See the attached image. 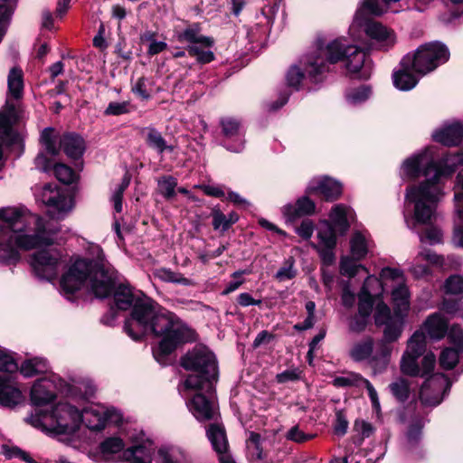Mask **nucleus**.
<instances>
[{"label": "nucleus", "instance_id": "25", "mask_svg": "<svg viewBox=\"0 0 463 463\" xmlns=\"http://www.w3.org/2000/svg\"><path fill=\"white\" fill-rule=\"evenodd\" d=\"M445 291L448 297L445 298L443 307L446 311L452 313L458 307L450 306L453 302L452 296L461 295L463 291V278L458 275L450 276L445 282Z\"/></svg>", "mask_w": 463, "mask_h": 463}, {"label": "nucleus", "instance_id": "43", "mask_svg": "<svg viewBox=\"0 0 463 463\" xmlns=\"http://www.w3.org/2000/svg\"><path fill=\"white\" fill-rule=\"evenodd\" d=\"M181 41L188 42L191 45H203L204 47H211L213 43L212 38L203 36L194 28L185 29L179 36Z\"/></svg>", "mask_w": 463, "mask_h": 463}, {"label": "nucleus", "instance_id": "45", "mask_svg": "<svg viewBox=\"0 0 463 463\" xmlns=\"http://www.w3.org/2000/svg\"><path fill=\"white\" fill-rule=\"evenodd\" d=\"M26 421L36 429L52 432V414L43 412L42 410H36L26 419Z\"/></svg>", "mask_w": 463, "mask_h": 463}, {"label": "nucleus", "instance_id": "28", "mask_svg": "<svg viewBox=\"0 0 463 463\" xmlns=\"http://www.w3.org/2000/svg\"><path fill=\"white\" fill-rule=\"evenodd\" d=\"M114 299L116 306L121 310H127L130 307H134L137 302L144 300L138 299L132 288L126 284H121L115 289Z\"/></svg>", "mask_w": 463, "mask_h": 463}, {"label": "nucleus", "instance_id": "36", "mask_svg": "<svg viewBox=\"0 0 463 463\" xmlns=\"http://www.w3.org/2000/svg\"><path fill=\"white\" fill-rule=\"evenodd\" d=\"M124 455L130 463H150L152 459L151 449L144 444L128 448Z\"/></svg>", "mask_w": 463, "mask_h": 463}, {"label": "nucleus", "instance_id": "63", "mask_svg": "<svg viewBox=\"0 0 463 463\" xmlns=\"http://www.w3.org/2000/svg\"><path fill=\"white\" fill-rule=\"evenodd\" d=\"M303 79L304 73L299 67L294 65L289 68L287 73V82L288 86L298 89Z\"/></svg>", "mask_w": 463, "mask_h": 463}, {"label": "nucleus", "instance_id": "16", "mask_svg": "<svg viewBox=\"0 0 463 463\" xmlns=\"http://www.w3.org/2000/svg\"><path fill=\"white\" fill-rule=\"evenodd\" d=\"M307 194H319L327 201L337 199L342 194V185L334 179L324 176L310 181Z\"/></svg>", "mask_w": 463, "mask_h": 463}, {"label": "nucleus", "instance_id": "33", "mask_svg": "<svg viewBox=\"0 0 463 463\" xmlns=\"http://www.w3.org/2000/svg\"><path fill=\"white\" fill-rule=\"evenodd\" d=\"M317 245L315 248H335L336 235L334 227L328 221H322L317 228Z\"/></svg>", "mask_w": 463, "mask_h": 463}, {"label": "nucleus", "instance_id": "9", "mask_svg": "<svg viewBox=\"0 0 463 463\" xmlns=\"http://www.w3.org/2000/svg\"><path fill=\"white\" fill-rule=\"evenodd\" d=\"M382 279L396 282L397 286L392 291L394 315L396 317L404 318L410 308V294L404 285L402 272L400 269L384 268L382 269Z\"/></svg>", "mask_w": 463, "mask_h": 463}, {"label": "nucleus", "instance_id": "32", "mask_svg": "<svg viewBox=\"0 0 463 463\" xmlns=\"http://www.w3.org/2000/svg\"><path fill=\"white\" fill-rule=\"evenodd\" d=\"M345 67L350 73H357L364 64L365 52L354 45H348L344 55Z\"/></svg>", "mask_w": 463, "mask_h": 463}, {"label": "nucleus", "instance_id": "18", "mask_svg": "<svg viewBox=\"0 0 463 463\" xmlns=\"http://www.w3.org/2000/svg\"><path fill=\"white\" fill-rule=\"evenodd\" d=\"M222 128V133L226 139H234L236 143L234 145L223 146L230 151L234 153H240L244 147V140L241 137V123L234 118L225 117L220 120Z\"/></svg>", "mask_w": 463, "mask_h": 463}, {"label": "nucleus", "instance_id": "21", "mask_svg": "<svg viewBox=\"0 0 463 463\" xmlns=\"http://www.w3.org/2000/svg\"><path fill=\"white\" fill-rule=\"evenodd\" d=\"M316 204L307 196L299 198L295 204H286L282 208V213L287 222H294L305 215H311L315 213Z\"/></svg>", "mask_w": 463, "mask_h": 463}, {"label": "nucleus", "instance_id": "37", "mask_svg": "<svg viewBox=\"0 0 463 463\" xmlns=\"http://www.w3.org/2000/svg\"><path fill=\"white\" fill-rule=\"evenodd\" d=\"M50 199L51 202H46L45 205L59 213H67L73 206L72 199L65 194L61 193L59 189L55 190Z\"/></svg>", "mask_w": 463, "mask_h": 463}, {"label": "nucleus", "instance_id": "38", "mask_svg": "<svg viewBox=\"0 0 463 463\" xmlns=\"http://www.w3.org/2000/svg\"><path fill=\"white\" fill-rule=\"evenodd\" d=\"M50 199L51 202H46L45 205L59 213H67L73 206L72 199L65 194L61 193L59 189L55 190Z\"/></svg>", "mask_w": 463, "mask_h": 463}, {"label": "nucleus", "instance_id": "44", "mask_svg": "<svg viewBox=\"0 0 463 463\" xmlns=\"http://www.w3.org/2000/svg\"><path fill=\"white\" fill-rule=\"evenodd\" d=\"M156 277L165 282H172L184 286H194V282L188 278L184 277L181 273L174 272L169 269H159L156 272Z\"/></svg>", "mask_w": 463, "mask_h": 463}, {"label": "nucleus", "instance_id": "5", "mask_svg": "<svg viewBox=\"0 0 463 463\" xmlns=\"http://www.w3.org/2000/svg\"><path fill=\"white\" fill-rule=\"evenodd\" d=\"M182 366L196 374H190L184 385L187 390H213L217 381L218 367L215 355L206 346H195L181 361Z\"/></svg>", "mask_w": 463, "mask_h": 463}, {"label": "nucleus", "instance_id": "26", "mask_svg": "<svg viewBox=\"0 0 463 463\" xmlns=\"http://www.w3.org/2000/svg\"><path fill=\"white\" fill-rule=\"evenodd\" d=\"M374 283L379 288L380 281L373 276H368L364 280L361 292L359 294L358 314L369 317L373 309V298L370 296L369 286Z\"/></svg>", "mask_w": 463, "mask_h": 463}, {"label": "nucleus", "instance_id": "6", "mask_svg": "<svg viewBox=\"0 0 463 463\" xmlns=\"http://www.w3.org/2000/svg\"><path fill=\"white\" fill-rule=\"evenodd\" d=\"M348 45L345 39H335L325 47H318L317 51L307 54L302 61L303 70L313 82L322 80L324 74L329 71V66L344 58Z\"/></svg>", "mask_w": 463, "mask_h": 463}, {"label": "nucleus", "instance_id": "39", "mask_svg": "<svg viewBox=\"0 0 463 463\" xmlns=\"http://www.w3.org/2000/svg\"><path fill=\"white\" fill-rule=\"evenodd\" d=\"M403 319L404 318L397 317V320H391L385 323L383 337L378 343H385L391 345V343L398 340L402 333Z\"/></svg>", "mask_w": 463, "mask_h": 463}, {"label": "nucleus", "instance_id": "12", "mask_svg": "<svg viewBox=\"0 0 463 463\" xmlns=\"http://www.w3.org/2000/svg\"><path fill=\"white\" fill-rule=\"evenodd\" d=\"M203 390L207 392L208 396L196 393L189 402L188 408L198 420H213L218 414L217 404L213 397V389L209 392L206 389Z\"/></svg>", "mask_w": 463, "mask_h": 463}, {"label": "nucleus", "instance_id": "2", "mask_svg": "<svg viewBox=\"0 0 463 463\" xmlns=\"http://www.w3.org/2000/svg\"><path fill=\"white\" fill-rule=\"evenodd\" d=\"M53 243L52 232L43 220L26 210L0 209V260L17 261L18 250H31Z\"/></svg>", "mask_w": 463, "mask_h": 463}, {"label": "nucleus", "instance_id": "8", "mask_svg": "<svg viewBox=\"0 0 463 463\" xmlns=\"http://www.w3.org/2000/svg\"><path fill=\"white\" fill-rule=\"evenodd\" d=\"M52 432L73 435L82 423V412L68 402H59L52 411Z\"/></svg>", "mask_w": 463, "mask_h": 463}, {"label": "nucleus", "instance_id": "49", "mask_svg": "<svg viewBox=\"0 0 463 463\" xmlns=\"http://www.w3.org/2000/svg\"><path fill=\"white\" fill-rule=\"evenodd\" d=\"M340 270L343 275L351 278L358 274L360 270L366 271V269L363 265L357 264L356 260L353 257H344L341 260Z\"/></svg>", "mask_w": 463, "mask_h": 463}, {"label": "nucleus", "instance_id": "40", "mask_svg": "<svg viewBox=\"0 0 463 463\" xmlns=\"http://www.w3.org/2000/svg\"><path fill=\"white\" fill-rule=\"evenodd\" d=\"M23 71L18 68H13L8 75L9 94L14 99H19L23 96Z\"/></svg>", "mask_w": 463, "mask_h": 463}, {"label": "nucleus", "instance_id": "52", "mask_svg": "<svg viewBox=\"0 0 463 463\" xmlns=\"http://www.w3.org/2000/svg\"><path fill=\"white\" fill-rule=\"evenodd\" d=\"M130 184V176L128 174H126L122 179L121 184L118 185V189L114 192L111 200L114 204V209L117 213H120L122 211V197L124 191Z\"/></svg>", "mask_w": 463, "mask_h": 463}, {"label": "nucleus", "instance_id": "34", "mask_svg": "<svg viewBox=\"0 0 463 463\" xmlns=\"http://www.w3.org/2000/svg\"><path fill=\"white\" fill-rule=\"evenodd\" d=\"M351 254L356 260H363L368 253L370 243L365 233L356 232L350 240Z\"/></svg>", "mask_w": 463, "mask_h": 463}, {"label": "nucleus", "instance_id": "54", "mask_svg": "<svg viewBox=\"0 0 463 463\" xmlns=\"http://www.w3.org/2000/svg\"><path fill=\"white\" fill-rule=\"evenodd\" d=\"M41 142L45 149L52 155H57L59 148L56 146V137L53 135L52 128H44L41 134Z\"/></svg>", "mask_w": 463, "mask_h": 463}, {"label": "nucleus", "instance_id": "7", "mask_svg": "<svg viewBox=\"0 0 463 463\" xmlns=\"http://www.w3.org/2000/svg\"><path fill=\"white\" fill-rule=\"evenodd\" d=\"M449 58L448 48L439 43L433 42L419 46L413 52L403 57L405 66H413V71L420 77L435 71L445 63Z\"/></svg>", "mask_w": 463, "mask_h": 463}, {"label": "nucleus", "instance_id": "3", "mask_svg": "<svg viewBox=\"0 0 463 463\" xmlns=\"http://www.w3.org/2000/svg\"><path fill=\"white\" fill-rule=\"evenodd\" d=\"M402 169L411 178L419 176L420 173L426 178L419 185L407 188L405 204L414 205L416 222L428 223L432 220L436 204L442 196L439 180L444 175V171L434 162L429 150L406 159Z\"/></svg>", "mask_w": 463, "mask_h": 463}, {"label": "nucleus", "instance_id": "51", "mask_svg": "<svg viewBox=\"0 0 463 463\" xmlns=\"http://www.w3.org/2000/svg\"><path fill=\"white\" fill-rule=\"evenodd\" d=\"M158 191L166 199L173 198L175 194L177 185L175 178L172 176H164L158 180Z\"/></svg>", "mask_w": 463, "mask_h": 463}, {"label": "nucleus", "instance_id": "17", "mask_svg": "<svg viewBox=\"0 0 463 463\" xmlns=\"http://www.w3.org/2000/svg\"><path fill=\"white\" fill-rule=\"evenodd\" d=\"M455 217L451 241L455 247H463V184L458 180L455 186Z\"/></svg>", "mask_w": 463, "mask_h": 463}, {"label": "nucleus", "instance_id": "20", "mask_svg": "<svg viewBox=\"0 0 463 463\" xmlns=\"http://www.w3.org/2000/svg\"><path fill=\"white\" fill-rule=\"evenodd\" d=\"M432 137L436 142L450 146L459 144L463 137V127L459 122L443 126L433 132Z\"/></svg>", "mask_w": 463, "mask_h": 463}, {"label": "nucleus", "instance_id": "11", "mask_svg": "<svg viewBox=\"0 0 463 463\" xmlns=\"http://www.w3.org/2000/svg\"><path fill=\"white\" fill-rule=\"evenodd\" d=\"M448 385L449 379L444 374L437 373L430 376L420 387V401L426 405H438L442 400L441 393Z\"/></svg>", "mask_w": 463, "mask_h": 463}, {"label": "nucleus", "instance_id": "47", "mask_svg": "<svg viewBox=\"0 0 463 463\" xmlns=\"http://www.w3.org/2000/svg\"><path fill=\"white\" fill-rule=\"evenodd\" d=\"M209 48L200 44L190 45L187 51L190 56L195 57L198 62L204 64L214 60V54Z\"/></svg>", "mask_w": 463, "mask_h": 463}, {"label": "nucleus", "instance_id": "56", "mask_svg": "<svg viewBox=\"0 0 463 463\" xmlns=\"http://www.w3.org/2000/svg\"><path fill=\"white\" fill-rule=\"evenodd\" d=\"M370 94V88L363 86L347 92L346 99L349 103L355 105L365 101L369 98Z\"/></svg>", "mask_w": 463, "mask_h": 463}, {"label": "nucleus", "instance_id": "57", "mask_svg": "<svg viewBox=\"0 0 463 463\" xmlns=\"http://www.w3.org/2000/svg\"><path fill=\"white\" fill-rule=\"evenodd\" d=\"M17 370L18 364L14 357L0 347V371L12 373H15Z\"/></svg>", "mask_w": 463, "mask_h": 463}, {"label": "nucleus", "instance_id": "48", "mask_svg": "<svg viewBox=\"0 0 463 463\" xmlns=\"http://www.w3.org/2000/svg\"><path fill=\"white\" fill-rule=\"evenodd\" d=\"M392 395L400 402H404L409 398L410 388L409 382L406 379L399 378L389 385Z\"/></svg>", "mask_w": 463, "mask_h": 463}, {"label": "nucleus", "instance_id": "58", "mask_svg": "<svg viewBox=\"0 0 463 463\" xmlns=\"http://www.w3.org/2000/svg\"><path fill=\"white\" fill-rule=\"evenodd\" d=\"M296 275L297 271L294 269V261L293 260L289 259L285 261L281 268H279L275 275V278L281 282L291 279L295 278Z\"/></svg>", "mask_w": 463, "mask_h": 463}, {"label": "nucleus", "instance_id": "30", "mask_svg": "<svg viewBox=\"0 0 463 463\" xmlns=\"http://www.w3.org/2000/svg\"><path fill=\"white\" fill-rule=\"evenodd\" d=\"M144 133L146 145L150 148L156 150L158 154H163L166 150L169 152H173L175 150V146L167 145L161 132L155 128H146L144 129Z\"/></svg>", "mask_w": 463, "mask_h": 463}, {"label": "nucleus", "instance_id": "19", "mask_svg": "<svg viewBox=\"0 0 463 463\" xmlns=\"http://www.w3.org/2000/svg\"><path fill=\"white\" fill-rule=\"evenodd\" d=\"M57 386L54 380L43 378L37 381L31 390V401L41 406L52 402L56 396Z\"/></svg>", "mask_w": 463, "mask_h": 463}, {"label": "nucleus", "instance_id": "15", "mask_svg": "<svg viewBox=\"0 0 463 463\" xmlns=\"http://www.w3.org/2000/svg\"><path fill=\"white\" fill-rule=\"evenodd\" d=\"M364 31L375 42L379 49L387 50L392 47L396 42L394 32L378 22L366 23Z\"/></svg>", "mask_w": 463, "mask_h": 463}, {"label": "nucleus", "instance_id": "55", "mask_svg": "<svg viewBox=\"0 0 463 463\" xmlns=\"http://www.w3.org/2000/svg\"><path fill=\"white\" fill-rule=\"evenodd\" d=\"M365 379L357 373H348L345 376H339L333 380V383L336 387L358 386L364 383Z\"/></svg>", "mask_w": 463, "mask_h": 463}, {"label": "nucleus", "instance_id": "14", "mask_svg": "<svg viewBox=\"0 0 463 463\" xmlns=\"http://www.w3.org/2000/svg\"><path fill=\"white\" fill-rule=\"evenodd\" d=\"M206 434L213 449L219 456L220 463H236L228 452L229 444L225 430L222 426L211 424L207 429Z\"/></svg>", "mask_w": 463, "mask_h": 463}, {"label": "nucleus", "instance_id": "50", "mask_svg": "<svg viewBox=\"0 0 463 463\" xmlns=\"http://www.w3.org/2000/svg\"><path fill=\"white\" fill-rule=\"evenodd\" d=\"M53 171L57 179L66 184H72L77 178L76 173L64 164H56Z\"/></svg>", "mask_w": 463, "mask_h": 463}, {"label": "nucleus", "instance_id": "53", "mask_svg": "<svg viewBox=\"0 0 463 463\" xmlns=\"http://www.w3.org/2000/svg\"><path fill=\"white\" fill-rule=\"evenodd\" d=\"M458 352L454 348L444 349L439 356V364L445 369H452L458 362Z\"/></svg>", "mask_w": 463, "mask_h": 463}, {"label": "nucleus", "instance_id": "64", "mask_svg": "<svg viewBox=\"0 0 463 463\" xmlns=\"http://www.w3.org/2000/svg\"><path fill=\"white\" fill-rule=\"evenodd\" d=\"M123 448V440L119 438H109L101 443V449L105 453H117Z\"/></svg>", "mask_w": 463, "mask_h": 463}, {"label": "nucleus", "instance_id": "59", "mask_svg": "<svg viewBox=\"0 0 463 463\" xmlns=\"http://www.w3.org/2000/svg\"><path fill=\"white\" fill-rule=\"evenodd\" d=\"M392 320L391 317V310L389 307L383 303L379 302L375 307L374 321L377 326L383 325Z\"/></svg>", "mask_w": 463, "mask_h": 463}, {"label": "nucleus", "instance_id": "46", "mask_svg": "<svg viewBox=\"0 0 463 463\" xmlns=\"http://www.w3.org/2000/svg\"><path fill=\"white\" fill-rule=\"evenodd\" d=\"M419 356L404 352L401 360V371L410 376L420 374V369L418 366Z\"/></svg>", "mask_w": 463, "mask_h": 463}, {"label": "nucleus", "instance_id": "13", "mask_svg": "<svg viewBox=\"0 0 463 463\" xmlns=\"http://www.w3.org/2000/svg\"><path fill=\"white\" fill-rule=\"evenodd\" d=\"M82 422L90 430H100L105 428L107 421L118 423L120 415L114 410H108L102 407H90L81 411Z\"/></svg>", "mask_w": 463, "mask_h": 463}, {"label": "nucleus", "instance_id": "62", "mask_svg": "<svg viewBox=\"0 0 463 463\" xmlns=\"http://www.w3.org/2000/svg\"><path fill=\"white\" fill-rule=\"evenodd\" d=\"M213 226L214 230L227 231L231 225L226 215H224L219 209H213L212 212Z\"/></svg>", "mask_w": 463, "mask_h": 463}, {"label": "nucleus", "instance_id": "41", "mask_svg": "<svg viewBox=\"0 0 463 463\" xmlns=\"http://www.w3.org/2000/svg\"><path fill=\"white\" fill-rule=\"evenodd\" d=\"M426 349V335L422 330H417L407 342L406 353L420 356Z\"/></svg>", "mask_w": 463, "mask_h": 463}, {"label": "nucleus", "instance_id": "4", "mask_svg": "<svg viewBox=\"0 0 463 463\" xmlns=\"http://www.w3.org/2000/svg\"><path fill=\"white\" fill-rule=\"evenodd\" d=\"M91 250L95 259L76 260L61 279V289L68 298L82 288H89L96 298H105L115 288L117 271L106 261L99 245L92 246Z\"/></svg>", "mask_w": 463, "mask_h": 463}, {"label": "nucleus", "instance_id": "60", "mask_svg": "<svg viewBox=\"0 0 463 463\" xmlns=\"http://www.w3.org/2000/svg\"><path fill=\"white\" fill-rule=\"evenodd\" d=\"M315 436L312 435V434H306L304 433L298 425H295L293 427H291L287 434H286V438L288 439V440H291V441H294V442H297V443H303V442H306L307 440H310L314 438Z\"/></svg>", "mask_w": 463, "mask_h": 463}, {"label": "nucleus", "instance_id": "29", "mask_svg": "<svg viewBox=\"0 0 463 463\" xmlns=\"http://www.w3.org/2000/svg\"><path fill=\"white\" fill-rule=\"evenodd\" d=\"M60 146L64 153L71 158L80 157L85 148L83 139L73 134L64 135L60 140Z\"/></svg>", "mask_w": 463, "mask_h": 463}, {"label": "nucleus", "instance_id": "24", "mask_svg": "<svg viewBox=\"0 0 463 463\" xmlns=\"http://www.w3.org/2000/svg\"><path fill=\"white\" fill-rule=\"evenodd\" d=\"M392 348L385 343H378L375 353L370 356L369 364L374 373L384 372L390 363Z\"/></svg>", "mask_w": 463, "mask_h": 463}, {"label": "nucleus", "instance_id": "42", "mask_svg": "<svg viewBox=\"0 0 463 463\" xmlns=\"http://www.w3.org/2000/svg\"><path fill=\"white\" fill-rule=\"evenodd\" d=\"M48 365L46 360L43 358H33L25 361L21 368V373L25 377H32L38 373H43L47 371Z\"/></svg>", "mask_w": 463, "mask_h": 463}, {"label": "nucleus", "instance_id": "23", "mask_svg": "<svg viewBox=\"0 0 463 463\" xmlns=\"http://www.w3.org/2000/svg\"><path fill=\"white\" fill-rule=\"evenodd\" d=\"M422 329L428 335L435 340L443 338L448 330V322L443 316L434 313L428 317L423 324Z\"/></svg>", "mask_w": 463, "mask_h": 463}, {"label": "nucleus", "instance_id": "61", "mask_svg": "<svg viewBox=\"0 0 463 463\" xmlns=\"http://www.w3.org/2000/svg\"><path fill=\"white\" fill-rule=\"evenodd\" d=\"M129 111V102L128 101L110 102L105 109L104 114L107 116H119L127 114Z\"/></svg>", "mask_w": 463, "mask_h": 463}, {"label": "nucleus", "instance_id": "27", "mask_svg": "<svg viewBox=\"0 0 463 463\" xmlns=\"http://www.w3.org/2000/svg\"><path fill=\"white\" fill-rule=\"evenodd\" d=\"M23 399L21 391L7 383V381L0 376V404L5 407H14Z\"/></svg>", "mask_w": 463, "mask_h": 463}, {"label": "nucleus", "instance_id": "10", "mask_svg": "<svg viewBox=\"0 0 463 463\" xmlns=\"http://www.w3.org/2000/svg\"><path fill=\"white\" fill-rule=\"evenodd\" d=\"M61 254L59 250H43L33 253L30 263L37 277L52 280L56 278L61 266Z\"/></svg>", "mask_w": 463, "mask_h": 463}, {"label": "nucleus", "instance_id": "35", "mask_svg": "<svg viewBox=\"0 0 463 463\" xmlns=\"http://www.w3.org/2000/svg\"><path fill=\"white\" fill-rule=\"evenodd\" d=\"M373 345L372 337H366L355 343L349 352L350 357L356 362L370 358L373 351Z\"/></svg>", "mask_w": 463, "mask_h": 463}, {"label": "nucleus", "instance_id": "22", "mask_svg": "<svg viewBox=\"0 0 463 463\" xmlns=\"http://www.w3.org/2000/svg\"><path fill=\"white\" fill-rule=\"evenodd\" d=\"M393 85L400 90H412L419 82V75L413 71V66H405L403 58L400 61V69L392 74Z\"/></svg>", "mask_w": 463, "mask_h": 463}, {"label": "nucleus", "instance_id": "31", "mask_svg": "<svg viewBox=\"0 0 463 463\" xmlns=\"http://www.w3.org/2000/svg\"><path fill=\"white\" fill-rule=\"evenodd\" d=\"M329 217L335 228L345 232L349 228L348 222L353 217V211L344 204H336L332 208Z\"/></svg>", "mask_w": 463, "mask_h": 463}, {"label": "nucleus", "instance_id": "1", "mask_svg": "<svg viewBox=\"0 0 463 463\" xmlns=\"http://www.w3.org/2000/svg\"><path fill=\"white\" fill-rule=\"evenodd\" d=\"M124 328L134 340H139L148 333L155 336H162L158 349L154 352L158 362L171 354L179 344L192 338V332L175 314L156 307L148 298L135 304Z\"/></svg>", "mask_w": 463, "mask_h": 463}]
</instances>
